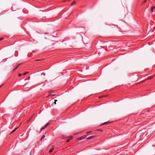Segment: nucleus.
Instances as JSON below:
<instances>
[{"instance_id":"nucleus-12","label":"nucleus","mask_w":155,"mask_h":155,"mask_svg":"<svg viewBox=\"0 0 155 155\" xmlns=\"http://www.w3.org/2000/svg\"><path fill=\"white\" fill-rule=\"evenodd\" d=\"M45 137V135H43V136H42V137H41V141L42 140V139H44Z\"/></svg>"},{"instance_id":"nucleus-14","label":"nucleus","mask_w":155,"mask_h":155,"mask_svg":"<svg viewBox=\"0 0 155 155\" xmlns=\"http://www.w3.org/2000/svg\"><path fill=\"white\" fill-rule=\"evenodd\" d=\"M28 73V72H25V73L23 74V75H25L26 74H27Z\"/></svg>"},{"instance_id":"nucleus-22","label":"nucleus","mask_w":155,"mask_h":155,"mask_svg":"<svg viewBox=\"0 0 155 155\" xmlns=\"http://www.w3.org/2000/svg\"><path fill=\"white\" fill-rule=\"evenodd\" d=\"M147 0H144V1L143 2V3H145L146 2Z\"/></svg>"},{"instance_id":"nucleus-11","label":"nucleus","mask_w":155,"mask_h":155,"mask_svg":"<svg viewBox=\"0 0 155 155\" xmlns=\"http://www.w3.org/2000/svg\"><path fill=\"white\" fill-rule=\"evenodd\" d=\"M76 3V2L75 1H74L71 4V5H73Z\"/></svg>"},{"instance_id":"nucleus-31","label":"nucleus","mask_w":155,"mask_h":155,"mask_svg":"<svg viewBox=\"0 0 155 155\" xmlns=\"http://www.w3.org/2000/svg\"><path fill=\"white\" fill-rule=\"evenodd\" d=\"M39 60H36V61H39Z\"/></svg>"},{"instance_id":"nucleus-15","label":"nucleus","mask_w":155,"mask_h":155,"mask_svg":"<svg viewBox=\"0 0 155 155\" xmlns=\"http://www.w3.org/2000/svg\"><path fill=\"white\" fill-rule=\"evenodd\" d=\"M153 77V76L152 77H149L148 78H147V79H151Z\"/></svg>"},{"instance_id":"nucleus-3","label":"nucleus","mask_w":155,"mask_h":155,"mask_svg":"<svg viewBox=\"0 0 155 155\" xmlns=\"http://www.w3.org/2000/svg\"><path fill=\"white\" fill-rule=\"evenodd\" d=\"M155 9V7L154 6H153L152 7H151L150 11L151 12H152L154 11V9Z\"/></svg>"},{"instance_id":"nucleus-9","label":"nucleus","mask_w":155,"mask_h":155,"mask_svg":"<svg viewBox=\"0 0 155 155\" xmlns=\"http://www.w3.org/2000/svg\"><path fill=\"white\" fill-rule=\"evenodd\" d=\"M18 128V127H16V128H15L14 130H13L12 132L11 133V134H12V133H13L14 131H15Z\"/></svg>"},{"instance_id":"nucleus-25","label":"nucleus","mask_w":155,"mask_h":155,"mask_svg":"<svg viewBox=\"0 0 155 155\" xmlns=\"http://www.w3.org/2000/svg\"><path fill=\"white\" fill-rule=\"evenodd\" d=\"M21 64H19L17 66H20Z\"/></svg>"},{"instance_id":"nucleus-19","label":"nucleus","mask_w":155,"mask_h":155,"mask_svg":"<svg viewBox=\"0 0 155 155\" xmlns=\"http://www.w3.org/2000/svg\"><path fill=\"white\" fill-rule=\"evenodd\" d=\"M4 39V38H0V41L3 40Z\"/></svg>"},{"instance_id":"nucleus-8","label":"nucleus","mask_w":155,"mask_h":155,"mask_svg":"<svg viewBox=\"0 0 155 155\" xmlns=\"http://www.w3.org/2000/svg\"><path fill=\"white\" fill-rule=\"evenodd\" d=\"M18 128V127H16V128H15L14 130H13L12 132L11 133V134H12V133H13L14 131H15Z\"/></svg>"},{"instance_id":"nucleus-26","label":"nucleus","mask_w":155,"mask_h":155,"mask_svg":"<svg viewBox=\"0 0 155 155\" xmlns=\"http://www.w3.org/2000/svg\"><path fill=\"white\" fill-rule=\"evenodd\" d=\"M54 94H52L51 96H54Z\"/></svg>"},{"instance_id":"nucleus-30","label":"nucleus","mask_w":155,"mask_h":155,"mask_svg":"<svg viewBox=\"0 0 155 155\" xmlns=\"http://www.w3.org/2000/svg\"><path fill=\"white\" fill-rule=\"evenodd\" d=\"M26 80H27V79H25V81H26Z\"/></svg>"},{"instance_id":"nucleus-10","label":"nucleus","mask_w":155,"mask_h":155,"mask_svg":"<svg viewBox=\"0 0 155 155\" xmlns=\"http://www.w3.org/2000/svg\"><path fill=\"white\" fill-rule=\"evenodd\" d=\"M54 150V148H52V149H51V150H50L49 151V153H51L53 151V150Z\"/></svg>"},{"instance_id":"nucleus-21","label":"nucleus","mask_w":155,"mask_h":155,"mask_svg":"<svg viewBox=\"0 0 155 155\" xmlns=\"http://www.w3.org/2000/svg\"><path fill=\"white\" fill-rule=\"evenodd\" d=\"M18 67V66H17L16 68H15L14 69V70H15L16 69H17Z\"/></svg>"},{"instance_id":"nucleus-5","label":"nucleus","mask_w":155,"mask_h":155,"mask_svg":"<svg viewBox=\"0 0 155 155\" xmlns=\"http://www.w3.org/2000/svg\"><path fill=\"white\" fill-rule=\"evenodd\" d=\"M110 123V122L107 121V122H106L103 123V124H102V125H104V124H107L108 123Z\"/></svg>"},{"instance_id":"nucleus-6","label":"nucleus","mask_w":155,"mask_h":155,"mask_svg":"<svg viewBox=\"0 0 155 155\" xmlns=\"http://www.w3.org/2000/svg\"><path fill=\"white\" fill-rule=\"evenodd\" d=\"M46 127H47L45 125L44 127H43L41 129V131H42V130H44V129H45Z\"/></svg>"},{"instance_id":"nucleus-29","label":"nucleus","mask_w":155,"mask_h":155,"mask_svg":"<svg viewBox=\"0 0 155 155\" xmlns=\"http://www.w3.org/2000/svg\"><path fill=\"white\" fill-rule=\"evenodd\" d=\"M90 132H90H90H88L87 133H90Z\"/></svg>"},{"instance_id":"nucleus-27","label":"nucleus","mask_w":155,"mask_h":155,"mask_svg":"<svg viewBox=\"0 0 155 155\" xmlns=\"http://www.w3.org/2000/svg\"><path fill=\"white\" fill-rule=\"evenodd\" d=\"M29 154H30V155H31V152H30V153H29Z\"/></svg>"},{"instance_id":"nucleus-7","label":"nucleus","mask_w":155,"mask_h":155,"mask_svg":"<svg viewBox=\"0 0 155 155\" xmlns=\"http://www.w3.org/2000/svg\"><path fill=\"white\" fill-rule=\"evenodd\" d=\"M18 128V127H16V128H15L14 130H13L12 132L11 133V134H12V133H13L14 131H15Z\"/></svg>"},{"instance_id":"nucleus-16","label":"nucleus","mask_w":155,"mask_h":155,"mask_svg":"<svg viewBox=\"0 0 155 155\" xmlns=\"http://www.w3.org/2000/svg\"><path fill=\"white\" fill-rule=\"evenodd\" d=\"M98 130L100 132H102L103 131V130L102 129H99Z\"/></svg>"},{"instance_id":"nucleus-20","label":"nucleus","mask_w":155,"mask_h":155,"mask_svg":"<svg viewBox=\"0 0 155 155\" xmlns=\"http://www.w3.org/2000/svg\"><path fill=\"white\" fill-rule=\"evenodd\" d=\"M21 75H22V74H18V76H21Z\"/></svg>"},{"instance_id":"nucleus-24","label":"nucleus","mask_w":155,"mask_h":155,"mask_svg":"<svg viewBox=\"0 0 155 155\" xmlns=\"http://www.w3.org/2000/svg\"><path fill=\"white\" fill-rule=\"evenodd\" d=\"M79 71H80V72H82V70H79Z\"/></svg>"},{"instance_id":"nucleus-18","label":"nucleus","mask_w":155,"mask_h":155,"mask_svg":"<svg viewBox=\"0 0 155 155\" xmlns=\"http://www.w3.org/2000/svg\"><path fill=\"white\" fill-rule=\"evenodd\" d=\"M42 75H43L44 76L45 75V73H43L41 74Z\"/></svg>"},{"instance_id":"nucleus-33","label":"nucleus","mask_w":155,"mask_h":155,"mask_svg":"<svg viewBox=\"0 0 155 155\" xmlns=\"http://www.w3.org/2000/svg\"><path fill=\"white\" fill-rule=\"evenodd\" d=\"M70 0H68V1H69Z\"/></svg>"},{"instance_id":"nucleus-1","label":"nucleus","mask_w":155,"mask_h":155,"mask_svg":"<svg viewBox=\"0 0 155 155\" xmlns=\"http://www.w3.org/2000/svg\"><path fill=\"white\" fill-rule=\"evenodd\" d=\"M86 137V136H84L81 137H80L79 138H78V140H81L83 139H85Z\"/></svg>"},{"instance_id":"nucleus-2","label":"nucleus","mask_w":155,"mask_h":155,"mask_svg":"<svg viewBox=\"0 0 155 155\" xmlns=\"http://www.w3.org/2000/svg\"><path fill=\"white\" fill-rule=\"evenodd\" d=\"M95 137L96 136H91L89 137H88V138H87V139L89 140V139H92L93 138Z\"/></svg>"},{"instance_id":"nucleus-23","label":"nucleus","mask_w":155,"mask_h":155,"mask_svg":"<svg viewBox=\"0 0 155 155\" xmlns=\"http://www.w3.org/2000/svg\"><path fill=\"white\" fill-rule=\"evenodd\" d=\"M30 78V76H29V77L28 78V80H29V79Z\"/></svg>"},{"instance_id":"nucleus-4","label":"nucleus","mask_w":155,"mask_h":155,"mask_svg":"<svg viewBox=\"0 0 155 155\" xmlns=\"http://www.w3.org/2000/svg\"><path fill=\"white\" fill-rule=\"evenodd\" d=\"M72 137H70L69 138H68L66 140V142H69L70 140L72 139Z\"/></svg>"},{"instance_id":"nucleus-17","label":"nucleus","mask_w":155,"mask_h":155,"mask_svg":"<svg viewBox=\"0 0 155 155\" xmlns=\"http://www.w3.org/2000/svg\"><path fill=\"white\" fill-rule=\"evenodd\" d=\"M49 124V123H48L46 124L45 125V126L47 127L48 126Z\"/></svg>"},{"instance_id":"nucleus-32","label":"nucleus","mask_w":155,"mask_h":155,"mask_svg":"<svg viewBox=\"0 0 155 155\" xmlns=\"http://www.w3.org/2000/svg\"><path fill=\"white\" fill-rule=\"evenodd\" d=\"M45 39H46V38L45 37Z\"/></svg>"},{"instance_id":"nucleus-28","label":"nucleus","mask_w":155,"mask_h":155,"mask_svg":"<svg viewBox=\"0 0 155 155\" xmlns=\"http://www.w3.org/2000/svg\"><path fill=\"white\" fill-rule=\"evenodd\" d=\"M66 1V0H64V2H65Z\"/></svg>"},{"instance_id":"nucleus-13","label":"nucleus","mask_w":155,"mask_h":155,"mask_svg":"<svg viewBox=\"0 0 155 155\" xmlns=\"http://www.w3.org/2000/svg\"><path fill=\"white\" fill-rule=\"evenodd\" d=\"M57 101V100H54V103L55 104H56V102Z\"/></svg>"}]
</instances>
